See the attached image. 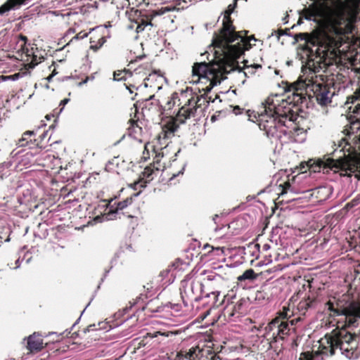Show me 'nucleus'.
Wrapping results in <instances>:
<instances>
[{
  "instance_id": "obj_1",
  "label": "nucleus",
  "mask_w": 360,
  "mask_h": 360,
  "mask_svg": "<svg viewBox=\"0 0 360 360\" xmlns=\"http://www.w3.org/2000/svg\"><path fill=\"white\" fill-rule=\"evenodd\" d=\"M306 101L301 94L293 91L286 97L275 94L269 96L264 110L259 115V127L268 137L281 139L286 136L292 142H302L305 131L295 124L297 118L299 105Z\"/></svg>"
},
{
  "instance_id": "obj_2",
  "label": "nucleus",
  "mask_w": 360,
  "mask_h": 360,
  "mask_svg": "<svg viewBox=\"0 0 360 360\" xmlns=\"http://www.w3.org/2000/svg\"><path fill=\"white\" fill-rule=\"evenodd\" d=\"M335 315L343 316L347 326H355L360 319V302H352L347 307H330ZM323 354L333 356L338 351L349 359H357L360 356V329L358 334L351 333L345 329H335L326 334L321 340Z\"/></svg>"
},
{
  "instance_id": "obj_3",
  "label": "nucleus",
  "mask_w": 360,
  "mask_h": 360,
  "mask_svg": "<svg viewBox=\"0 0 360 360\" xmlns=\"http://www.w3.org/2000/svg\"><path fill=\"white\" fill-rule=\"evenodd\" d=\"M238 1L233 0L225 10L222 27L219 32L214 33L212 44L215 48L220 49L224 56L240 59L246 51L251 49L250 41H256V39L253 36L247 37L246 32L243 35L242 32L236 31L231 15L237 7Z\"/></svg>"
},
{
  "instance_id": "obj_4",
  "label": "nucleus",
  "mask_w": 360,
  "mask_h": 360,
  "mask_svg": "<svg viewBox=\"0 0 360 360\" xmlns=\"http://www.w3.org/2000/svg\"><path fill=\"white\" fill-rule=\"evenodd\" d=\"M290 309L281 312L265 327V335L271 340V345L278 340H285L288 336L295 333V325L302 321V318L299 316L290 319Z\"/></svg>"
},
{
  "instance_id": "obj_5",
  "label": "nucleus",
  "mask_w": 360,
  "mask_h": 360,
  "mask_svg": "<svg viewBox=\"0 0 360 360\" xmlns=\"http://www.w3.org/2000/svg\"><path fill=\"white\" fill-rule=\"evenodd\" d=\"M202 98H205V96H200L198 97V100L195 101L193 98L188 99V101L179 110L176 121L179 122V124H184L186 120L194 117L195 115L197 108L200 105L198 103L200 101Z\"/></svg>"
},
{
  "instance_id": "obj_6",
  "label": "nucleus",
  "mask_w": 360,
  "mask_h": 360,
  "mask_svg": "<svg viewBox=\"0 0 360 360\" xmlns=\"http://www.w3.org/2000/svg\"><path fill=\"white\" fill-rule=\"evenodd\" d=\"M331 86L323 84H315L313 85V91L314 96L316 98V101L319 104L321 105H326L331 102V98L338 93L333 89L331 91Z\"/></svg>"
},
{
  "instance_id": "obj_7",
  "label": "nucleus",
  "mask_w": 360,
  "mask_h": 360,
  "mask_svg": "<svg viewBox=\"0 0 360 360\" xmlns=\"http://www.w3.org/2000/svg\"><path fill=\"white\" fill-rule=\"evenodd\" d=\"M193 77H197L196 82H204L203 80H209V76H213V70L210 67L209 63L205 61L195 63L192 68Z\"/></svg>"
},
{
  "instance_id": "obj_8",
  "label": "nucleus",
  "mask_w": 360,
  "mask_h": 360,
  "mask_svg": "<svg viewBox=\"0 0 360 360\" xmlns=\"http://www.w3.org/2000/svg\"><path fill=\"white\" fill-rule=\"evenodd\" d=\"M345 108L351 116L360 117V89L354 95L347 97Z\"/></svg>"
},
{
  "instance_id": "obj_9",
  "label": "nucleus",
  "mask_w": 360,
  "mask_h": 360,
  "mask_svg": "<svg viewBox=\"0 0 360 360\" xmlns=\"http://www.w3.org/2000/svg\"><path fill=\"white\" fill-rule=\"evenodd\" d=\"M333 191V188L330 185L321 186L311 190V196L318 201H325L330 197Z\"/></svg>"
},
{
  "instance_id": "obj_10",
  "label": "nucleus",
  "mask_w": 360,
  "mask_h": 360,
  "mask_svg": "<svg viewBox=\"0 0 360 360\" xmlns=\"http://www.w3.org/2000/svg\"><path fill=\"white\" fill-rule=\"evenodd\" d=\"M332 76L333 77L330 79L331 81L328 83V85L331 86V88L338 94L341 90H345L347 85V79L346 76L340 72H338L335 75L333 74Z\"/></svg>"
},
{
  "instance_id": "obj_11",
  "label": "nucleus",
  "mask_w": 360,
  "mask_h": 360,
  "mask_svg": "<svg viewBox=\"0 0 360 360\" xmlns=\"http://www.w3.org/2000/svg\"><path fill=\"white\" fill-rule=\"evenodd\" d=\"M141 191L138 193L132 194L130 197L127 198L125 200L119 202L117 204V207L115 210H110L109 213L108 214V216L106 217L107 219H113L116 214H117V212L119 210H122L125 207H127L129 205H130L132 202V200L134 197H137L141 193Z\"/></svg>"
},
{
  "instance_id": "obj_12",
  "label": "nucleus",
  "mask_w": 360,
  "mask_h": 360,
  "mask_svg": "<svg viewBox=\"0 0 360 360\" xmlns=\"http://www.w3.org/2000/svg\"><path fill=\"white\" fill-rule=\"evenodd\" d=\"M352 141H354V145L352 146L351 143H349L347 141H345L342 140V143L339 145V147H341L342 143H344V146L340 150V152H345L347 150L349 154L353 152H357V150H360V135H354L352 137ZM345 155V153H344Z\"/></svg>"
},
{
  "instance_id": "obj_13",
  "label": "nucleus",
  "mask_w": 360,
  "mask_h": 360,
  "mask_svg": "<svg viewBox=\"0 0 360 360\" xmlns=\"http://www.w3.org/2000/svg\"><path fill=\"white\" fill-rule=\"evenodd\" d=\"M28 0H7L0 6V15L11 10L18 9L21 5L26 4Z\"/></svg>"
},
{
  "instance_id": "obj_14",
  "label": "nucleus",
  "mask_w": 360,
  "mask_h": 360,
  "mask_svg": "<svg viewBox=\"0 0 360 360\" xmlns=\"http://www.w3.org/2000/svg\"><path fill=\"white\" fill-rule=\"evenodd\" d=\"M36 333L30 335L27 339V349L31 352H39L43 348V340Z\"/></svg>"
},
{
  "instance_id": "obj_15",
  "label": "nucleus",
  "mask_w": 360,
  "mask_h": 360,
  "mask_svg": "<svg viewBox=\"0 0 360 360\" xmlns=\"http://www.w3.org/2000/svg\"><path fill=\"white\" fill-rule=\"evenodd\" d=\"M34 131H27L23 133L21 139L18 140L17 142V145L18 147H24L26 146H30V148H32V146H39V143L37 142V139H34L33 141L32 139H29L30 137L32 135H34Z\"/></svg>"
},
{
  "instance_id": "obj_16",
  "label": "nucleus",
  "mask_w": 360,
  "mask_h": 360,
  "mask_svg": "<svg viewBox=\"0 0 360 360\" xmlns=\"http://www.w3.org/2000/svg\"><path fill=\"white\" fill-rule=\"evenodd\" d=\"M158 335H162V333L160 332H155L153 333H148L146 335L143 337L142 339L136 338L134 340V345L135 347V349H139L142 347H144L147 345H148L149 341L154 338L158 337Z\"/></svg>"
},
{
  "instance_id": "obj_17",
  "label": "nucleus",
  "mask_w": 360,
  "mask_h": 360,
  "mask_svg": "<svg viewBox=\"0 0 360 360\" xmlns=\"http://www.w3.org/2000/svg\"><path fill=\"white\" fill-rule=\"evenodd\" d=\"M179 124L176 122H171L165 124L162 127V134L164 139H169L174 135L179 129Z\"/></svg>"
},
{
  "instance_id": "obj_18",
  "label": "nucleus",
  "mask_w": 360,
  "mask_h": 360,
  "mask_svg": "<svg viewBox=\"0 0 360 360\" xmlns=\"http://www.w3.org/2000/svg\"><path fill=\"white\" fill-rule=\"evenodd\" d=\"M316 304V300L308 298L299 302L297 305V309L301 314L304 315L307 310L308 309L314 308Z\"/></svg>"
},
{
  "instance_id": "obj_19",
  "label": "nucleus",
  "mask_w": 360,
  "mask_h": 360,
  "mask_svg": "<svg viewBox=\"0 0 360 360\" xmlns=\"http://www.w3.org/2000/svg\"><path fill=\"white\" fill-rule=\"evenodd\" d=\"M202 351L198 347H193L184 354V357L188 360H198L202 356Z\"/></svg>"
},
{
  "instance_id": "obj_20",
  "label": "nucleus",
  "mask_w": 360,
  "mask_h": 360,
  "mask_svg": "<svg viewBox=\"0 0 360 360\" xmlns=\"http://www.w3.org/2000/svg\"><path fill=\"white\" fill-rule=\"evenodd\" d=\"M169 147V144H167L165 147L161 148L160 152H155L156 154L153 161V167L155 169V170L160 169V168L156 166V165H158L160 163V158H163L165 155L167 154Z\"/></svg>"
},
{
  "instance_id": "obj_21",
  "label": "nucleus",
  "mask_w": 360,
  "mask_h": 360,
  "mask_svg": "<svg viewBox=\"0 0 360 360\" xmlns=\"http://www.w3.org/2000/svg\"><path fill=\"white\" fill-rule=\"evenodd\" d=\"M257 275L252 269H249L243 272V274L238 277V280L240 282L245 280L253 281L256 279Z\"/></svg>"
},
{
  "instance_id": "obj_22",
  "label": "nucleus",
  "mask_w": 360,
  "mask_h": 360,
  "mask_svg": "<svg viewBox=\"0 0 360 360\" xmlns=\"http://www.w3.org/2000/svg\"><path fill=\"white\" fill-rule=\"evenodd\" d=\"M12 166L11 161L4 162L0 164V179H3L10 175L9 168Z\"/></svg>"
},
{
  "instance_id": "obj_23",
  "label": "nucleus",
  "mask_w": 360,
  "mask_h": 360,
  "mask_svg": "<svg viewBox=\"0 0 360 360\" xmlns=\"http://www.w3.org/2000/svg\"><path fill=\"white\" fill-rule=\"evenodd\" d=\"M11 233V229L8 226H4L2 231H0V246L4 242H8L10 240L9 236Z\"/></svg>"
},
{
  "instance_id": "obj_24",
  "label": "nucleus",
  "mask_w": 360,
  "mask_h": 360,
  "mask_svg": "<svg viewBox=\"0 0 360 360\" xmlns=\"http://www.w3.org/2000/svg\"><path fill=\"white\" fill-rule=\"evenodd\" d=\"M146 299V296L143 294H140V295L139 297H136V299L133 302H129L130 303V306L129 307H126L125 308H124L122 309V312L121 311H119L117 313V316H120V315H121V313H123V314H126L129 311V310L136 304H138L140 302H143L144 300Z\"/></svg>"
},
{
  "instance_id": "obj_25",
  "label": "nucleus",
  "mask_w": 360,
  "mask_h": 360,
  "mask_svg": "<svg viewBox=\"0 0 360 360\" xmlns=\"http://www.w3.org/2000/svg\"><path fill=\"white\" fill-rule=\"evenodd\" d=\"M154 172V169H152L150 167H146L144 169V171L142 172V177L141 179L145 180L148 181V184L153 179V174Z\"/></svg>"
},
{
  "instance_id": "obj_26",
  "label": "nucleus",
  "mask_w": 360,
  "mask_h": 360,
  "mask_svg": "<svg viewBox=\"0 0 360 360\" xmlns=\"http://www.w3.org/2000/svg\"><path fill=\"white\" fill-rule=\"evenodd\" d=\"M259 68H262V65L259 64L254 63L250 66L246 65L245 71L243 73L245 77H248V75H254L256 72V70Z\"/></svg>"
},
{
  "instance_id": "obj_27",
  "label": "nucleus",
  "mask_w": 360,
  "mask_h": 360,
  "mask_svg": "<svg viewBox=\"0 0 360 360\" xmlns=\"http://www.w3.org/2000/svg\"><path fill=\"white\" fill-rule=\"evenodd\" d=\"M220 295V292L219 291H214V292H212L210 293H207L205 297H212V304L214 306H219L221 304L222 302L217 304V302H218V300H219V297Z\"/></svg>"
},
{
  "instance_id": "obj_28",
  "label": "nucleus",
  "mask_w": 360,
  "mask_h": 360,
  "mask_svg": "<svg viewBox=\"0 0 360 360\" xmlns=\"http://www.w3.org/2000/svg\"><path fill=\"white\" fill-rule=\"evenodd\" d=\"M155 77V73H153V74H150L149 75V77H146L145 79H144V82L143 84L144 88H147L148 84L147 83L146 81H150V79H153V78ZM142 86V84L136 87L134 85H131L130 87H127L129 90V92L130 94H132L133 93V91L131 89V87H133V88H136V90H139L141 87Z\"/></svg>"
},
{
  "instance_id": "obj_29",
  "label": "nucleus",
  "mask_w": 360,
  "mask_h": 360,
  "mask_svg": "<svg viewBox=\"0 0 360 360\" xmlns=\"http://www.w3.org/2000/svg\"><path fill=\"white\" fill-rule=\"evenodd\" d=\"M178 94L174 93L172 94L169 100L167 103V109L169 110L171 109L174 105H176V101H179V99H178Z\"/></svg>"
},
{
  "instance_id": "obj_30",
  "label": "nucleus",
  "mask_w": 360,
  "mask_h": 360,
  "mask_svg": "<svg viewBox=\"0 0 360 360\" xmlns=\"http://www.w3.org/2000/svg\"><path fill=\"white\" fill-rule=\"evenodd\" d=\"M148 181L139 179L137 181H135L134 183L131 184V187L134 190H137L138 188H146L147 186Z\"/></svg>"
},
{
  "instance_id": "obj_31",
  "label": "nucleus",
  "mask_w": 360,
  "mask_h": 360,
  "mask_svg": "<svg viewBox=\"0 0 360 360\" xmlns=\"http://www.w3.org/2000/svg\"><path fill=\"white\" fill-rule=\"evenodd\" d=\"M295 193V188L292 186L289 181L285 182L283 186V191L281 195H283L284 194L288 193V192Z\"/></svg>"
},
{
  "instance_id": "obj_32",
  "label": "nucleus",
  "mask_w": 360,
  "mask_h": 360,
  "mask_svg": "<svg viewBox=\"0 0 360 360\" xmlns=\"http://www.w3.org/2000/svg\"><path fill=\"white\" fill-rule=\"evenodd\" d=\"M154 97H155V95H152L148 98L145 99L144 101H143V102H142V104H143L142 108L143 109H147L148 108V110H150V108H151V106L153 105V103L151 101V100L153 99Z\"/></svg>"
},
{
  "instance_id": "obj_33",
  "label": "nucleus",
  "mask_w": 360,
  "mask_h": 360,
  "mask_svg": "<svg viewBox=\"0 0 360 360\" xmlns=\"http://www.w3.org/2000/svg\"><path fill=\"white\" fill-rule=\"evenodd\" d=\"M205 82H210V84L208 86H207L205 89H202V90L205 91V94H207L210 93L213 87L217 85V82L212 81L209 79V80H205Z\"/></svg>"
},
{
  "instance_id": "obj_34",
  "label": "nucleus",
  "mask_w": 360,
  "mask_h": 360,
  "mask_svg": "<svg viewBox=\"0 0 360 360\" xmlns=\"http://www.w3.org/2000/svg\"><path fill=\"white\" fill-rule=\"evenodd\" d=\"M246 301L245 299H240L234 306V311L237 313H242L240 311L242 310V307L244 303Z\"/></svg>"
},
{
  "instance_id": "obj_35",
  "label": "nucleus",
  "mask_w": 360,
  "mask_h": 360,
  "mask_svg": "<svg viewBox=\"0 0 360 360\" xmlns=\"http://www.w3.org/2000/svg\"><path fill=\"white\" fill-rule=\"evenodd\" d=\"M288 30H283L281 29L278 30H274L272 32L271 36H274V35L276 36L277 39L279 40L281 36L288 34Z\"/></svg>"
},
{
  "instance_id": "obj_36",
  "label": "nucleus",
  "mask_w": 360,
  "mask_h": 360,
  "mask_svg": "<svg viewBox=\"0 0 360 360\" xmlns=\"http://www.w3.org/2000/svg\"><path fill=\"white\" fill-rule=\"evenodd\" d=\"M266 298V293L263 291H257L255 294V300L262 301L264 300Z\"/></svg>"
},
{
  "instance_id": "obj_37",
  "label": "nucleus",
  "mask_w": 360,
  "mask_h": 360,
  "mask_svg": "<svg viewBox=\"0 0 360 360\" xmlns=\"http://www.w3.org/2000/svg\"><path fill=\"white\" fill-rule=\"evenodd\" d=\"M148 25H152V23L148 22H142L141 23L139 24L136 27L137 32L144 30L145 27Z\"/></svg>"
},
{
  "instance_id": "obj_38",
  "label": "nucleus",
  "mask_w": 360,
  "mask_h": 360,
  "mask_svg": "<svg viewBox=\"0 0 360 360\" xmlns=\"http://www.w3.org/2000/svg\"><path fill=\"white\" fill-rule=\"evenodd\" d=\"M105 42V39L104 37H101L98 41L97 44L95 45L94 46H92L91 49H95V50H98V49H100L104 44Z\"/></svg>"
},
{
  "instance_id": "obj_39",
  "label": "nucleus",
  "mask_w": 360,
  "mask_h": 360,
  "mask_svg": "<svg viewBox=\"0 0 360 360\" xmlns=\"http://www.w3.org/2000/svg\"><path fill=\"white\" fill-rule=\"evenodd\" d=\"M308 37L307 33H298L296 34V39H300V40H307V38Z\"/></svg>"
},
{
  "instance_id": "obj_40",
  "label": "nucleus",
  "mask_w": 360,
  "mask_h": 360,
  "mask_svg": "<svg viewBox=\"0 0 360 360\" xmlns=\"http://www.w3.org/2000/svg\"><path fill=\"white\" fill-rule=\"evenodd\" d=\"M112 268V266L111 265V266L108 269H105V272H104V274H103V278H101V283H99V285H98V288H100V285L101 284L102 282L104 281V279L105 278V277L108 276V273L110 272V269Z\"/></svg>"
},
{
  "instance_id": "obj_41",
  "label": "nucleus",
  "mask_w": 360,
  "mask_h": 360,
  "mask_svg": "<svg viewBox=\"0 0 360 360\" xmlns=\"http://www.w3.org/2000/svg\"><path fill=\"white\" fill-rule=\"evenodd\" d=\"M98 330L97 327H96V324H91V325H89L85 330H84V333H86V332H90V331H93V330Z\"/></svg>"
},
{
  "instance_id": "obj_42",
  "label": "nucleus",
  "mask_w": 360,
  "mask_h": 360,
  "mask_svg": "<svg viewBox=\"0 0 360 360\" xmlns=\"http://www.w3.org/2000/svg\"><path fill=\"white\" fill-rule=\"evenodd\" d=\"M243 109L240 108L238 105H236L233 107V112L235 114V115H239L241 113Z\"/></svg>"
},
{
  "instance_id": "obj_43",
  "label": "nucleus",
  "mask_w": 360,
  "mask_h": 360,
  "mask_svg": "<svg viewBox=\"0 0 360 360\" xmlns=\"http://www.w3.org/2000/svg\"><path fill=\"white\" fill-rule=\"evenodd\" d=\"M70 101L69 98H64L62 100L60 103V105H62V108L60 109V111L63 110V107Z\"/></svg>"
},
{
  "instance_id": "obj_44",
  "label": "nucleus",
  "mask_w": 360,
  "mask_h": 360,
  "mask_svg": "<svg viewBox=\"0 0 360 360\" xmlns=\"http://www.w3.org/2000/svg\"><path fill=\"white\" fill-rule=\"evenodd\" d=\"M169 271H170L169 269H166L165 271H162L160 273V276H162V277H165V276H166L169 274Z\"/></svg>"
},
{
  "instance_id": "obj_45",
  "label": "nucleus",
  "mask_w": 360,
  "mask_h": 360,
  "mask_svg": "<svg viewBox=\"0 0 360 360\" xmlns=\"http://www.w3.org/2000/svg\"><path fill=\"white\" fill-rule=\"evenodd\" d=\"M355 278H357L358 275L360 274V266L354 270Z\"/></svg>"
},
{
  "instance_id": "obj_46",
  "label": "nucleus",
  "mask_w": 360,
  "mask_h": 360,
  "mask_svg": "<svg viewBox=\"0 0 360 360\" xmlns=\"http://www.w3.org/2000/svg\"><path fill=\"white\" fill-rule=\"evenodd\" d=\"M15 264H16V266L14 267V269H18L20 267V257L15 261Z\"/></svg>"
},
{
  "instance_id": "obj_47",
  "label": "nucleus",
  "mask_w": 360,
  "mask_h": 360,
  "mask_svg": "<svg viewBox=\"0 0 360 360\" xmlns=\"http://www.w3.org/2000/svg\"><path fill=\"white\" fill-rule=\"evenodd\" d=\"M37 64V62L35 63H33L32 61L28 64V65L30 66V68H34L35 67V65Z\"/></svg>"
},
{
  "instance_id": "obj_48",
  "label": "nucleus",
  "mask_w": 360,
  "mask_h": 360,
  "mask_svg": "<svg viewBox=\"0 0 360 360\" xmlns=\"http://www.w3.org/2000/svg\"><path fill=\"white\" fill-rule=\"evenodd\" d=\"M46 135H47V132H44V133H43V134L39 136V138H40L41 141H42L44 139H45V137L46 136Z\"/></svg>"
},
{
  "instance_id": "obj_49",
  "label": "nucleus",
  "mask_w": 360,
  "mask_h": 360,
  "mask_svg": "<svg viewBox=\"0 0 360 360\" xmlns=\"http://www.w3.org/2000/svg\"><path fill=\"white\" fill-rule=\"evenodd\" d=\"M70 333V331H68V330H65L61 335H65L66 337H68L69 334Z\"/></svg>"
},
{
  "instance_id": "obj_50",
  "label": "nucleus",
  "mask_w": 360,
  "mask_h": 360,
  "mask_svg": "<svg viewBox=\"0 0 360 360\" xmlns=\"http://www.w3.org/2000/svg\"><path fill=\"white\" fill-rule=\"evenodd\" d=\"M89 79V77H86L84 80L79 83V84H86Z\"/></svg>"
},
{
  "instance_id": "obj_51",
  "label": "nucleus",
  "mask_w": 360,
  "mask_h": 360,
  "mask_svg": "<svg viewBox=\"0 0 360 360\" xmlns=\"http://www.w3.org/2000/svg\"><path fill=\"white\" fill-rule=\"evenodd\" d=\"M181 297H182V299H183V302H184V305H185V306H188V302H186V301H185V300H184V295H183L182 292H181Z\"/></svg>"
},
{
  "instance_id": "obj_52",
  "label": "nucleus",
  "mask_w": 360,
  "mask_h": 360,
  "mask_svg": "<svg viewBox=\"0 0 360 360\" xmlns=\"http://www.w3.org/2000/svg\"><path fill=\"white\" fill-rule=\"evenodd\" d=\"M184 167L181 169V170L178 173V175L179 174H183L184 172ZM176 176H177V174H173V177H175Z\"/></svg>"
},
{
  "instance_id": "obj_53",
  "label": "nucleus",
  "mask_w": 360,
  "mask_h": 360,
  "mask_svg": "<svg viewBox=\"0 0 360 360\" xmlns=\"http://www.w3.org/2000/svg\"><path fill=\"white\" fill-rule=\"evenodd\" d=\"M219 216L217 214H215L214 217H213V220L215 221L217 220V218H218Z\"/></svg>"
},
{
  "instance_id": "obj_54",
  "label": "nucleus",
  "mask_w": 360,
  "mask_h": 360,
  "mask_svg": "<svg viewBox=\"0 0 360 360\" xmlns=\"http://www.w3.org/2000/svg\"><path fill=\"white\" fill-rule=\"evenodd\" d=\"M32 257H29L26 259V263H29L31 261Z\"/></svg>"
},
{
  "instance_id": "obj_55",
  "label": "nucleus",
  "mask_w": 360,
  "mask_h": 360,
  "mask_svg": "<svg viewBox=\"0 0 360 360\" xmlns=\"http://www.w3.org/2000/svg\"><path fill=\"white\" fill-rule=\"evenodd\" d=\"M144 57H145V56H141L138 57V59L139 60H142Z\"/></svg>"
},
{
  "instance_id": "obj_56",
  "label": "nucleus",
  "mask_w": 360,
  "mask_h": 360,
  "mask_svg": "<svg viewBox=\"0 0 360 360\" xmlns=\"http://www.w3.org/2000/svg\"><path fill=\"white\" fill-rule=\"evenodd\" d=\"M180 149L178 150V151L175 153L174 157L176 158L179 153H180Z\"/></svg>"
},
{
  "instance_id": "obj_57",
  "label": "nucleus",
  "mask_w": 360,
  "mask_h": 360,
  "mask_svg": "<svg viewBox=\"0 0 360 360\" xmlns=\"http://www.w3.org/2000/svg\"><path fill=\"white\" fill-rule=\"evenodd\" d=\"M99 219H100V217H99V216H97V217L95 218V219H96L97 221H100Z\"/></svg>"
},
{
  "instance_id": "obj_58",
  "label": "nucleus",
  "mask_w": 360,
  "mask_h": 360,
  "mask_svg": "<svg viewBox=\"0 0 360 360\" xmlns=\"http://www.w3.org/2000/svg\"><path fill=\"white\" fill-rule=\"evenodd\" d=\"M207 54L208 56H210V54H209L207 52H205L204 53H202V54H201V56H203L204 55H207Z\"/></svg>"
},
{
  "instance_id": "obj_59",
  "label": "nucleus",
  "mask_w": 360,
  "mask_h": 360,
  "mask_svg": "<svg viewBox=\"0 0 360 360\" xmlns=\"http://www.w3.org/2000/svg\"><path fill=\"white\" fill-rule=\"evenodd\" d=\"M305 19H306V20H311V16H306V17H305Z\"/></svg>"
},
{
  "instance_id": "obj_60",
  "label": "nucleus",
  "mask_w": 360,
  "mask_h": 360,
  "mask_svg": "<svg viewBox=\"0 0 360 360\" xmlns=\"http://www.w3.org/2000/svg\"><path fill=\"white\" fill-rule=\"evenodd\" d=\"M194 288V286L193 285H191V290L193 291Z\"/></svg>"
},
{
  "instance_id": "obj_61",
  "label": "nucleus",
  "mask_w": 360,
  "mask_h": 360,
  "mask_svg": "<svg viewBox=\"0 0 360 360\" xmlns=\"http://www.w3.org/2000/svg\"><path fill=\"white\" fill-rule=\"evenodd\" d=\"M199 300H200V298H199V297H195V298H194V300H195V301H198Z\"/></svg>"
},
{
  "instance_id": "obj_62",
  "label": "nucleus",
  "mask_w": 360,
  "mask_h": 360,
  "mask_svg": "<svg viewBox=\"0 0 360 360\" xmlns=\"http://www.w3.org/2000/svg\"><path fill=\"white\" fill-rule=\"evenodd\" d=\"M278 72H279V71H278V70H275V73H276V75H278Z\"/></svg>"
},
{
  "instance_id": "obj_63",
  "label": "nucleus",
  "mask_w": 360,
  "mask_h": 360,
  "mask_svg": "<svg viewBox=\"0 0 360 360\" xmlns=\"http://www.w3.org/2000/svg\"><path fill=\"white\" fill-rule=\"evenodd\" d=\"M316 69H317V68H316V67H314V70H314V72H316Z\"/></svg>"
},
{
  "instance_id": "obj_64",
  "label": "nucleus",
  "mask_w": 360,
  "mask_h": 360,
  "mask_svg": "<svg viewBox=\"0 0 360 360\" xmlns=\"http://www.w3.org/2000/svg\"><path fill=\"white\" fill-rule=\"evenodd\" d=\"M264 247L265 248H268L269 246V245H264Z\"/></svg>"
}]
</instances>
